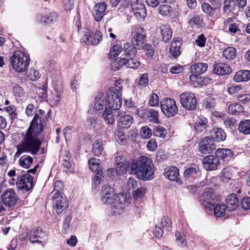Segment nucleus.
<instances>
[{
    "mask_svg": "<svg viewBox=\"0 0 250 250\" xmlns=\"http://www.w3.org/2000/svg\"><path fill=\"white\" fill-rule=\"evenodd\" d=\"M211 6L207 2H203L201 4L202 11L210 18L216 17L220 10L221 5V0H209Z\"/></svg>",
    "mask_w": 250,
    "mask_h": 250,
    "instance_id": "f8f14e48",
    "label": "nucleus"
},
{
    "mask_svg": "<svg viewBox=\"0 0 250 250\" xmlns=\"http://www.w3.org/2000/svg\"><path fill=\"white\" fill-rule=\"evenodd\" d=\"M231 170L229 168H226L223 169L221 174V180L224 183H228L232 176Z\"/></svg>",
    "mask_w": 250,
    "mask_h": 250,
    "instance_id": "de8ad7c7",
    "label": "nucleus"
},
{
    "mask_svg": "<svg viewBox=\"0 0 250 250\" xmlns=\"http://www.w3.org/2000/svg\"><path fill=\"white\" fill-rule=\"evenodd\" d=\"M101 194L102 201L104 204L107 205L113 203L116 196L114 189L107 185L102 187Z\"/></svg>",
    "mask_w": 250,
    "mask_h": 250,
    "instance_id": "4468645a",
    "label": "nucleus"
},
{
    "mask_svg": "<svg viewBox=\"0 0 250 250\" xmlns=\"http://www.w3.org/2000/svg\"><path fill=\"white\" fill-rule=\"evenodd\" d=\"M94 107L96 111L102 113L108 108L106 94L103 93L99 94L95 98Z\"/></svg>",
    "mask_w": 250,
    "mask_h": 250,
    "instance_id": "6ab92c4d",
    "label": "nucleus"
},
{
    "mask_svg": "<svg viewBox=\"0 0 250 250\" xmlns=\"http://www.w3.org/2000/svg\"><path fill=\"white\" fill-rule=\"evenodd\" d=\"M213 72L218 75H226L231 73L232 69L226 63H218L214 65Z\"/></svg>",
    "mask_w": 250,
    "mask_h": 250,
    "instance_id": "b1692460",
    "label": "nucleus"
},
{
    "mask_svg": "<svg viewBox=\"0 0 250 250\" xmlns=\"http://www.w3.org/2000/svg\"><path fill=\"white\" fill-rule=\"evenodd\" d=\"M167 133L166 129L164 127L161 126H156L153 130L154 136L160 138L165 137Z\"/></svg>",
    "mask_w": 250,
    "mask_h": 250,
    "instance_id": "8fccbe9b",
    "label": "nucleus"
},
{
    "mask_svg": "<svg viewBox=\"0 0 250 250\" xmlns=\"http://www.w3.org/2000/svg\"><path fill=\"white\" fill-rule=\"evenodd\" d=\"M162 40L165 42H168L172 37V32L168 24H163L159 27Z\"/></svg>",
    "mask_w": 250,
    "mask_h": 250,
    "instance_id": "393cba45",
    "label": "nucleus"
},
{
    "mask_svg": "<svg viewBox=\"0 0 250 250\" xmlns=\"http://www.w3.org/2000/svg\"><path fill=\"white\" fill-rule=\"evenodd\" d=\"M113 110L108 108L106 110H104L103 114V117L104 119L105 123L107 124L112 125L114 124L115 119L113 115Z\"/></svg>",
    "mask_w": 250,
    "mask_h": 250,
    "instance_id": "a19ab883",
    "label": "nucleus"
},
{
    "mask_svg": "<svg viewBox=\"0 0 250 250\" xmlns=\"http://www.w3.org/2000/svg\"><path fill=\"white\" fill-rule=\"evenodd\" d=\"M44 126L40 116L35 114L25 134L23 135L22 140L17 146V151L15 157H19L23 152L29 153L33 155L38 154L42 144L40 135Z\"/></svg>",
    "mask_w": 250,
    "mask_h": 250,
    "instance_id": "f257e3e1",
    "label": "nucleus"
},
{
    "mask_svg": "<svg viewBox=\"0 0 250 250\" xmlns=\"http://www.w3.org/2000/svg\"><path fill=\"white\" fill-rule=\"evenodd\" d=\"M227 209L229 211L235 210L238 206V200L237 195L232 194L229 195L227 198Z\"/></svg>",
    "mask_w": 250,
    "mask_h": 250,
    "instance_id": "bb28decb",
    "label": "nucleus"
},
{
    "mask_svg": "<svg viewBox=\"0 0 250 250\" xmlns=\"http://www.w3.org/2000/svg\"><path fill=\"white\" fill-rule=\"evenodd\" d=\"M216 157L224 161H228L232 156V152L229 149L218 148L215 152Z\"/></svg>",
    "mask_w": 250,
    "mask_h": 250,
    "instance_id": "c85d7f7f",
    "label": "nucleus"
},
{
    "mask_svg": "<svg viewBox=\"0 0 250 250\" xmlns=\"http://www.w3.org/2000/svg\"><path fill=\"white\" fill-rule=\"evenodd\" d=\"M106 6V3L105 2L98 3L95 5L93 16L95 21H100L102 20L104 15Z\"/></svg>",
    "mask_w": 250,
    "mask_h": 250,
    "instance_id": "4be33fe9",
    "label": "nucleus"
},
{
    "mask_svg": "<svg viewBox=\"0 0 250 250\" xmlns=\"http://www.w3.org/2000/svg\"><path fill=\"white\" fill-rule=\"evenodd\" d=\"M207 123V118L202 116H199L194 124V128L197 131L201 132L206 128Z\"/></svg>",
    "mask_w": 250,
    "mask_h": 250,
    "instance_id": "2f4dec72",
    "label": "nucleus"
},
{
    "mask_svg": "<svg viewBox=\"0 0 250 250\" xmlns=\"http://www.w3.org/2000/svg\"><path fill=\"white\" fill-rule=\"evenodd\" d=\"M27 76L31 80L34 81L38 80L41 75L39 71L34 69H31L27 72Z\"/></svg>",
    "mask_w": 250,
    "mask_h": 250,
    "instance_id": "864d4df0",
    "label": "nucleus"
},
{
    "mask_svg": "<svg viewBox=\"0 0 250 250\" xmlns=\"http://www.w3.org/2000/svg\"><path fill=\"white\" fill-rule=\"evenodd\" d=\"M122 88L120 83L116 84L114 87L109 89L106 95L108 107L115 111V112L121 108L122 104Z\"/></svg>",
    "mask_w": 250,
    "mask_h": 250,
    "instance_id": "7ed1b4c3",
    "label": "nucleus"
},
{
    "mask_svg": "<svg viewBox=\"0 0 250 250\" xmlns=\"http://www.w3.org/2000/svg\"><path fill=\"white\" fill-rule=\"evenodd\" d=\"M88 165L90 169L96 173H98L99 171H103L101 168L100 165V160L95 158H92L88 161Z\"/></svg>",
    "mask_w": 250,
    "mask_h": 250,
    "instance_id": "e433bc0d",
    "label": "nucleus"
},
{
    "mask_svg": "<svg viewBox=\"0 0 250 250\" xmlns=\"http://www.w3.org/2000/svg\"><path fill=\"white\" fill-rule=\"evenodd\" d=\"M235 9L234 1L225 0L223 2V15L228 17L231 15Z\"/></svg>",
    "mask_w": 250,
    "mask_h": 250,
    "instance_id": "473e14b6",
    "label": "nucleus"
},
{
    "mask_svg": "<svg viewBox=\"0 0 250 250\" xmlns=\"http://www.w3.org/2000/svg\"><path fill=\"white\" fill-rule=\"evenodd\" d=\"M58 17V15L57 13L52 12L48 14V15L46 16V17H44L43 18H46V24H50L56 21L57 20Z\"/></svg>",
    "mask_w": 250,
    "mask_h": 250,
    "instance_id": "4d7b16f0",
    "label": "nucleus"
},
{
    "mask_svg": "<svg viewBox=\"0 0 250 250\" xmlns=\"http://www.w3.org/2000/svg\"><path fill=\"white\" fill-rule=\"evenodd\" d=\"M152 132L151 129L147 126H145L142 127L140 131V136L144 139H148L152 136Z\"/></svg>",
    "mask_w": 250,
    "mask_h": 250,
    "instance_id": "09e8293b",
    "label": "nucleus"
},
{
    "mask_svg": "<svg viewBox=\"0 0 250 250\" xmlns=\"http://www.w3.org/2000/svg\"><path fill=\"white\" fill-rule=\"evenodd\" d=\"M10 62L14 69L19 72L26 70L29 63V58L21 51H15L10 57Z\"/></svg>",
    "mask_w": 250,
    "mask_h": 250,
    "instance_id": "20e7f679",
    "label": "nucleus"
},
{
    "mask_svg": "<svg viewBox=\"0 0 250 250\" xmlns=\"http://www.w3.org/2000/svg\"><path fill=\"white\" fill-rule=\"evenodd\" d=\"M223 56L228 60H233L236 56V51L233 47H228L225 48L223 52Z\"/></svg>",
    "mask_w": 250,
    "mask_h": 250,
    "instance_id": "c03bdc74",
    "label": "nucleus"
},
{
    "mask_svg": "<svg viewBox=\"0 0 250 250\" xmlns=\"http://www.w3.org/2000/svg\"><path fill=\"white\" fill-rule=\"evenodd\" d=\"M134 122V118L132 115L125 114L121 116L119 120V125L123 128H128Z\"/></svg>",
    "mask_w": 250,
    "mask_h": 250,
    "instance_id": "7c9ffc66",
    "label": "nucleus"
},
{
    "mask_svg": "<svg viewBox=\"0 0 250 250\" xmlns=\"http://www.w3.org/2000/svg\"><path fill=\"white\" fill-rule=\"evenodd\" d=\"M128 170L131 174L136 175L141 180L152 179L154 171V166L150 159L142 156L138 160H132L128 166Z\"/></svg>",
    "mask_w": 250,
    "mask_h": 250,
    "instance_id": "f03ea898",
    "label": "nucleus"
},
{
    "mask_svg": "<svg viewBox=\"0 0 250 250\" xmlns=\"http://www.w3.org/2000/svg\"><path fill=\"white\" fill-rule=\"evenodd\" d=\"M212 80L208 77H202L200 76L198 80V84L201 85H206L211 83Z\"/></svg>",
    "mask_w": 250,
    "mask_h": 250,
    "instance_id": "69168bd1",
    "label": "nucleus"
},
{
    "mask_svg": "<svg viewBox=\"0 0 250 250\" xmlns=\"http://www.w3.org/2000/svg\"><path fill=\"white\" fill-rule=\"evenodd\" d=\"M244 108L243 106L238 103H233L229 104L228 107V112L232 115H238L243 112Z\"/></svg>",
    "mask_w": 250,
    "mask_h": 250,
    "instance_id": "4c0bfd02",
    "label": "nucleus"
},
{
    "mask_svg": "<svg viewBox=\"0 0 250 250\" xmlns=\"http://www.w3.org/2000/svg\"><path fill=\"white\" fill-rule=\"evenodd\" d=\"M175 236L176 237V241L178 243L179 245L182 247L187 246L186 242H185L186 239L184 236H182L180 232H176L175 233Z\"/></svg>",
    "mask_w": 250,
    "mask_h": 250,
    "instance_id": "052dcab7",
    "label": "nucleus"
},
{
    "mask_svg": "<svg viewBox=\"0 0 250 250\" xmlns=\"http://www.w3.org/2000/svg\"><path fill=\"white\" fill-rule=\"evenodd\" d=\"M63 8L66 11L70 10L74 4V0H62Z\"/></svg>",
    "mask_w": 250,
    "mask_h": 250,
    "instance_id": "338daca9",
    "label": "nucleus"
},
{
    "mask_svg": "<svg viewBox=\"0 0 250 250\" xmlns=\"http://www.w3.org/2000/svg\"><path fill=\"white\" fill-rule=\"evenodd\" d=\"M202 163L204 168L207 170H214L217 169L219 161L215 155H208L205 157Z\"/></svg>",
    "mask_w": 250,
    "mask_h": 250,
    "instance_id": "a211bd4d",
    "label": "nucleus"
},
{
    "mask_svg": "<svg viewBox=\"0 0 250 250\" xmlns=\"http://www.w3.org/2000/svg\"><path fill=\"white\" fill-rule=\"evenodd\" d=\"M1 202L9 208H14L17 203L19 197L13 188L5 189L1 195Z\"/></svg>",
    "mask_w": 250,
    "mask_h": 250,
    "instance_id": "ddd939ff",
    "label": "nucleus"
},
{
    "mask_svg": "<svg viewBox=\"0 0 250 250\" xmlns=\"http://www.w3.org/2000/svg\"><path fill=\"white\" fill-rule=\"evenodd\" d=\"M241 207L245 210L250 209V197L244 198L241 202Z\"/></svg>",
    "mask_w": 250,
    "mask_h": 250,
    "instance_id": "774afa93",
    "label": "nucleus"
},
{
    "mask_svg": "<svg viewBox=\"0 0 250 250\" xmlns=\"http://www.w3.org/2000/svg\"><path fill=\"white\" fill-rule=\"evenodd\" d=\"M244 26L245 25L243 23L237 21L236 22L229 24V31L232 33H237L239 34L241 32V29H243Z\"/></svg>",
    "mask_w": 250,
    "mask_h": 250,
    "instance_id": "79ce46f5",
    "label": "nucleus"
},
{
    "mask_svg": "<svg viewBox=\"0 0 250 250\" xmlns=\"http://www.w3.org/2000/svg\"><path fill=\"white\" fill-rule=\"evenodd\" d=\"M146 116L148 121L155 124H159L160 120L159 111L154 109H149L146 112Z\"/></svg>",
    "mask_w": 250,
    "mask_h": 250,
    "instance_id": "f704fd0d",
    "label": "nucleus"
},
{
    "mask_svg": "<svg viewBox=\"0 0 250 250\" xmlns=\"http://www.w3.org/2000/svg\"><path fill=\"white\" fill-rule=\"evenodd\" d=\"M236 120L232 118H226L224 120V124L226 128L232 129L236 125Z\"/></svg>",
    "mask_w": 250,
    "mask_h": 250,
    "instance_id": "6e6d98bb",
    "label": "nucleus"
},
{
    "mask_svg": "<svg viewBox=\"0 0 250 250\" xmlns=\"http://www.w3.org/2000/svg\"><path fill=\"white\" fill-rule=\"evenodd\" d=\"M144 49L146 51V55L147 57H152L154 55V49L150 44H146L145 45Z\"/></svg>",
    "mask_w": 250,
    "mask_h": 250,
    "instance_id": "680f3d73",
    "label": "nucleus"
},
{
    "mask_svg": "<svg viewBox=\"0 0 250 250\" xmlns=\"http://www.w3.org/2000/svg\"><path fill=\"white\" fill-rule=\"evenodd\" d=\"M130 164L128 165H129ZM128 166L125 162L122 161L121 162H117L115 167V171L118 175H122L126 172L127 167L128 168Z\"/></svg>",
    "mask_w": 250,
    "mask_h": 250,
    "instance_id": "49530a36",
    "label": "nucleus"
},
{
    "mask_svg": "<svg viewBox=\"0 0 250 250\" xmlns=\"http://www.w3.org/2000/svg\"><path fill=\"white\" fill-rule=\"evenodd\" d=\"M103 34L99 30H96L93 34L88 28L84 30L83 36L81 39V42H84L87 45H97L102 40Z\"/></svg>",
    "mask_w": 250,
    "mask_h": 250,
    "instance_id": "9d476101",
    "label": "nucleus"
},
{
    "mask_svg": "<svg viewBox=\"0 0 250 250\" xmlns=\"http://www.w3.org/2000/svg\"><path fill=\"white\" fill-rule=\"evenodd\" d=\"M160 106L163 113L168 118L173 117L178 111L176 102L171 98H164L160 102Z\"/></svg>",
    "mask_w": 250,
    "mask_h": 250,
    "instance_id": "6e6552de",
    "label": "nucleus"
},
{
    "mask_svg": "<svg viewBox=\"0 0 250 250\" xmlns=\"http://www.w3.org/2000/svg\"><path fill=\"white\" fill-rule=\"evenodd\" d=\"M208 67V64L206 63L198 62L194 63L190 66V72L201 74L207 70Z\"/></svg>",
    "mask_w": 250,
    "mask_h": 250,
    "instance_id": "c756f323",
    "label": "nucleus"
},
{
    "mask_svg": "<svg viewBox=\"0 0 250 250\" xmlns=\"http://www.w3.org/2000/svg\"><path fill=\"white\" fill-rule=\"evenodd\" d=\"M236 82H247L250 80V71L242 70L237 72L233 77Z\"/></svg>",
    "mask_w": 250,
    "mask_h": 250,
    "instance_id": "cd10ccee",
    "label": "nucleus"
},
{
    "mask_svg": "<svg viewBox=\"0 0 250 250\" xmlns=\"http://www.w3.org/2000/svg\"><path fill=\"white\" fill-rule=\"evenodd\" d=\"M146 147L148 150L154 151L157 148V143L154 139H151L148 141Z\"/></svg>",
    "mask_w": 250,
    "mask_h": 250,
    "instance_id": "13d9d810",
    "label": "nucleus"
},
{
    "mask_svg": "<svg viewBox=\"0 0 250 250\" xmlns=\"http://www.w3.org/2000/svg\"><path fill=\"white\" fill-rule=\"evenodd\" d=\"M12 91L14 96L16 97L21 98L24 94L23 88L18 84H15L13 86Z\"/></svg>",
    "mask_w": 250,
    "mask_h": 250,
    "instance_id": "603ef678",
    "label": "nucleus"
},
{
    "mask_svg": "<svg viewBox=\"0 0 250 250\" xmlns=\"http://www.w3.org/2000/svg\"><path fill=\"white\" fill-rule=\"evenodd\" d=\"M180 45L181 42L178 40L172 42L171 43L169 52L171 55L175 58L179 56L181 53L180 50Z\"/></svg>",
    "mask_w": 250,
    "mask_h": 250,
    "instance_id": "c9c22d12",
    "label": "nucleus"
},
{
    "mask_svg": "<svg viewBox=\"0 0 250 250\" xmlns=\"http://www.w3.org/2000/svg\"><path fill=\"white\" fill-rule=\"evenodd\" d=\"M145 38L144 28L140 26L134 27V33L132 39V44L130 46L136 49V46H139L144 43Z\"/></svg>",
    "mask_w": 250,
    "mask_h": 250,
    "instance_id": "f3484780",
    "label": "nucleus"
},
{
    "mask_svg": "<svg viewBox=\"0 0 250 250\" xmlns=\"http://www.w3.org/2000/svg\"><path fill=\"white\" fill-rule=\"evenodd\" d=\"M236 99L241 103L246 104L250 102V95L241 94L238 95Z\"/></svg>",
    "mask_w": 250,
    "mask_h": 250,
    "instance_id": "bf43d9fd",
    "label": "nucleus"
},
{
    "mask_svg": "<svg viewBox=\"0 0 250 250\" xmlns=\"http://www.w3.org/2000/svg\"><path fill=\"white\" fill-rule=\"evenodd\" d=\"M180 99L182 106L186 109H196L198 102L194 93L191 92H183L180 94Z\"/></svg>",
    "mask_w": 250,
    "mask_h": 250,
    "instance_id": "1a4fd4ad",
    "label": "nucleus"
},
{
    "mask_svg": "<svg viewBox=\"0 0 250 250\" xmlns=\"http://www.w3.org/2000/svg\"><path fill=\"white\" fill-rule=\"evenodd\" d=\"M131 198L127 194H119L115 196L113 203L110 204L114 214H120L130 203Z\"/></svg>",
    "mask_w": 250,
    "mask_h": 250,
    "instance_id": "423d86ee",
    "label": "nucleus"
},
{
    "mask_svg": "<svg viewBox=\"0 0 250 250\" xmlns=\"http://www.w3.org/2000/svg\"><path fill=\"white\" fill-rule=\"evenodd\" d=\"M200 200L207 210L212 211L214 206L213 202L217 201L218 198L214 195L212 189L207 188L201 194Z\"/></svg>",
    "mask_w": 250,
    "mask_h": 250,
    "instance_id": "9b49d317",
    "label": "nucleus"
},
{
    "mask_svg": "<svg viewBox=\"0 0 250 250\" xmlns=\"http://www.w3.org/2000/svg\"><path fill=\"white\" fill-rule=\"evenodd\" d=\"M103 142L100 140H97L93 144L92 151L96 156L101 155L104 150Z\"/></svg>",
    "mask_w": 250,
    "mask_h": 250,
    "instance_id": "a18cd8bd",
    "label": "nucleus"
},
{
    "mask_svg": "<svg viewBox=\"0 0 250 250\" xmlns=\"http://www.w3.org/2000/svg\"><path fill=\"white\" fill-rule=\"evenodd\" d=\"M165 176L171 181L178 182L180 180L179 169L176 167H171L164 173Z\"/></svg>",
    "mask_w": 250,
    "mask_h": 250,
    "instance_id": "a878e982",
    "label": "nucleus"
},
{
    "mask_svg": "<svg viewBox=\"0 0 250 250\" xmlns=\"http://www.w3.org/2000/svg\"><path fill=\"white\" fill-rule=\"evenodd\" d=\"M170 10V7L167 5H161L159 7V13L163 16L167 15Z\"/></svg>",
    "mask_w": 250,
    "mask_h": 250,
    "instance_id": "e2e57ef3",
    "label": "nucleus"
},
{
    "mask_svg": "<svg viewBox=\"0 0 250 250\" xmlns=\"http://www.w3.org/2000/svg\"><path fill=\"white\" fill-rule=\"evenodd\" d=\"M122 47L121 45L117 44L113 46L110 49V58L117 57L122 51Z\"/></svg>",
    "mask_w": 250,
    "mask_h": 250,
    "instance_id": "5fc2aeb1",
    "label": "nucleus"
},
{
    "mask_svg": "<svg viewBox=\"0 0 250 250\" xmlns=\"http://www.w3.org/2000/svg\"><path fill=\"white\" fill-rule=\"evenodd\" d=\"M33 162V158L31 156L27 155L22 156L19 161L20 166L25 168H29Z\"/></svg>",
    "mask_w": 250,
    "mask_h": 250,
    "instance_id": "ea45409f",
    "label": "nucleus"
},
{
    "mask_svg": "<svg viewBox=\"0 0 250 250\" xmlns=\"http://www.w3.org/2000/svg\"><path fill=\"white\" fill-rule=\"evenodd\" d=\"M38 167L39 165L37 164L33 168L28 170L27 173L18 176L16 185L18 189L28 191L33 187V177L29 173L35 174Z\"/></svg>",
    "mask_w": 250,
    "mask_h": 250,
    "instance_id": "39448f33",
    "label": "nucleus"
},
{
    "mask_svg": "<svg viewBox=\"0 0 250 250\" xmlns=\"http://www.w3.org/2000/svg\"><path fill=\"white\" fill-rule=\"evenodd\" d=\"M161 226L166 230L169 231L172 228V223L167 216H164L161 220Z\"/></svg>",
    "mask_w": 250,
    "mask_h": 250,
    "instance_id": "3c124183",
    "label": "nucleus"
},
{
    "mask_svg": "<svg viewBox=\"0 0 250 250\" xmlns=\"http://www.w3.org/2000/svg\"><path fill=\"white\" fill-rule=\"evenodd\" d=\"M48 239L46 233L41 228L33 229L30 233L29 239L32 243H43Z\"/></svg>",
    "mask_w": 250,
    "mask_h": 250,
    "instance_id": "2eb2a0df",
    "label": "nucleus"
},
{
    "mask_svg": "<svg viewBox=\"0 0 250 250\" xmlns=\"http://www.w3.org/2000/svg\"><path fill=\"white\" fill-rule=\"evenodd\" d=\"M125 56L126 57L127 62L126 67L136 69L140 65V62L136 56L137 50L130 46V43H126L124 45Z\"/></svg>",
    "mask_w": 250,
    "mask_h": 250,
    "instance_id": "0eeeda50",
    "label": "nucleus"
},
{
    "mask_svg": "<svg viewBox=\"0 0 250 250\" xmlns=\"http://www.w3.org/2000/svg\"><path fill=\"white\" fill-rule=\"evenodd\" d=\"M199 170V168L195 164L188 166L185 167L184 176L186 178L193 177Z\"/></svg>",
    "mask_w": 250,
    "mask_h": 250,
    "instance_id": "72a5a7b5",
    "label": "nucleus"
},
{
    "mask_svg": "<svg viewBox=\"0 0 250 250\" xmlns=\"http://www.w3.org/2000/svg\"><path fill=\"white\" fill-rule=\"evenodd\" d=\"M53 194L57 213H60L67 206L66 200L63 197L62 192L59 190L54 189Z\"/></svg>",
    "mask_w": 250,
    "mask_h": 250,
    "instance_id": "dca6fc26",
    "label": "nucleus"
},
{
    "mask_svg": "<svg viewBox=\"0 0 250 250\" xmlns=\"http://www.w3.org/2000/svg\"><path fill=\"white\" fill-rule=\"evenodd\" d=\"M148 74L144 73L141 75L139 80V84L142 86H146L148 83Z\"/></svg>",
    "mask_w": 250,
    "mask_h": 250,
    "instance_id": "0e129e2a",
    "label": "nucleus"
},
{
    "mask_svg": "<svg viewBox=\"0 0 250 250\" xmlns=\"http://www.w3.org/2000/svg\"><path fill=\"white\" fill-rule=\"evenodd\" d=\"M131 8L137 19H144L146 17V10L144 4L133 2L131 3Z\"/></svg>",
    "mask_w": 250,
    "mask_h": 250,
    "instance_id": "aec40b11",
    "label": "nucleus"
},
{
    "mask_svg": "<svg viewBox=\"0 0 250 250\" xmlns=\"http://www.w3.org/2000/svg\"><path fill=\"white\" fill-rule=\"evenodd\" d=\"M215 147L213 142L210 141L209 137H206L199 144L198 150L202 153H210Z\"/></svg>",
    "mask_w": 250,
    "mask_h": 250,
    "instance_id": "412c9836",
    "label": "nucleus"
},
{
    "mask_svg": "<svg viewBox=\"0 0 250 250\" xmlns=\"http://www.w3.org/2000/svg\"><path fill=\"white\" fill-rule=\"evenodd\" d=\"M209 137L211 142L216 141L220 142L224 141L226 138V135L224 131L221 128H214L210 131Z\"/></svg>",
    "mask_w": 250,
    "mask_h": 250,
    "instance_id": "5701e85b",
    "label": "nucleus"
},
{
    "mask_svg": "<svg viewBox=\"0 0 250 250\" xmlns=\"http://www.w3.org/2000/svg\"><path fill=\"white\" fill-rule=\"evenodd\" d=\"M227 209L226 205L224 204L217 205L212 208L213 213L216 217H220L224 216L225 210Z\"/></svg>",
    "mask_w": 250,
    "mask_h": 250,
    "instance_id": "37998d69",
    "label": "nucleus"
},
{
    "mask_svg": "<svg viewBox=\"0 0 250 250\" xmlns=\"http://www.w3.org/2000/svg\"><path fill=\"white\" fill-rule=\"evenodd\" d=\"M239 130L241 133L248 135L250 134V120H245L239 124Z\"/></svg>",
    "mask_w": 250,
    "mask_h": 250,
    "instance_id": "58836bf2",
    "label": "nucleus"
}]
</instances>
